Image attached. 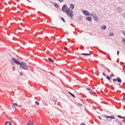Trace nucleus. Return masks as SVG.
Returning a JSON list of instances; mask_svg holds the SVG:
<instances>
[{
    "label": "nucleus",
    "mask_w": 125,
    "mask_h": 125,
    "mask_svg": "<svg viewBox=\"0 0 125 125\" xmlns=\"http://www.w3.org/2000/svg\"><path fill=\"white\" fill-rule=\"evenodd\" d=\"M11 63L12 66H15V64L20 65V69H22V70H28V64H27L26 62H20L14 58H12Z\"/></svg>",
    "instance_id": "1"
},
{
    "label": "nucleus",
    "mask_w": 125,
    "mask_h": 125,
    "mask_svg": "<svg viewBox=\"0 0 125 125\" xmlns=\"http://www.w3.org/2000/svg\"><path fill=\"white\" fill-rule=\"evenodd\" d=\"M62 21H63V22H65V20L64 19V18H62Z\"/></svg>",
    "instance_id": "28"
},
{
    "label": "nucleus",
    "mask_w": 125,
    "mask_h": 125,
    "mask_svg": "<svg viewBox=\"0 0 125 125\" xmlns=\"http://www.w3.org/2000/svg\"><path fill=\"white\" fill-rule=\"evenodd\" d=\"M83 12L84 15H86V16H89V12H88L87 10L83 11Z\"/></svg>",
    "instance_id": "6"
},
{
    "label": "nucleus",
    "mask_w": 125,
    "mask_h": 125,
    "mask_svg": "<svg viewBox=\"0 0 125 125\" xmlns=\"http://www.w3.org/2000/svg\"><path fill=\"white\" fill-rule=\"evenodd\" d=\"M67 8H68V7H67L66 5H63L62 7V10L63 12H66V11H67Z\"/></svg>",
    "instance_id": "5"
},
{
    "label": "nucleus",
    "mask_w": 125,
    "mask_h": 125,
    "mask_svg": "<svg viewBox=\"0 0 125 125\" xmlns=\"http://www.w3.org/2000/svg\"><path fill=\"white\" fill-rule=\"evenodd\" d=\"M27 125H34V122H33V121L30 120L27 124Z\"/></svg>",
    "instance_id": "8"
},
{
    "label": "nucleus",
    "mask_w": 125,
    "mask_h": 125,
    "mask_svg": "<svg viewBox=\"0 0 125 125\" xmlns=\"http://www.w3.org/2000/svg\"><path fill=\"white\" fill-rule=\"evenodd\" d=\"M106 119H107V122H111V120H114V119H116V117H115L114 116L112 115V116H106Z\"/></svg>",
    "instance_id": "3"
},
{
    "label": "nucleus",
    "mask_w": 125,
    "mask_h": 125,
    "mask_svg": "<svg viewBox=\"0 0 125 125\" xmlns=\"http://www.w3.org/2000/svg\"><path fill=\"white\" fill-rule=\"evenodd\" d=\"M18 106V104L16 103H12V107L15 108V107H17Z\"/></svg>",
    "instance_id": "7"
},
{
    "label": "nucleus",
    "mask_w": 125,
    "mask_h": 125,
    "mask_svg": "<svg viewBox=\"0 0 125 125\" xmlns=\"http://www.w3.org/2000/svg\"><path fill=\"white\" fill-rule=\"evenodd\" d=\"M59 5H58V4H55V7H59Z\"/></svg>",
    "instance_id": "25"
},
{
    "label": "nucleus",
    "mask_w": 125,
    "mask_h": 125,
    "mask_svg": "<svg viewBox=\"0 0 125 125\" xmlns=\"http://www.w3.org/2000/svg\"><path fill=\"white\" fill-rule=\"evenodd\" d=\"M94 94H96V93H95V92H93Z\"/></svg>",
    "instance_id": "35"
},
{
    "label": "nucleus",
    "mask_w": 125,
    "mask_h": 125,
    "mask_svg": "<svg viewBox=\"0 0 125 125\" xmlns=\"http://www.w3.org/2000/svg\"><path fill=\"white\" fill-rule=\"evenodd\" d=\"M5 125H12V124H11V122L10 121L5 122Z\"/></svg>",
    "instance_id": "10"
},
{
    "label": "nucleus",
    "mask_w": 125,
    "mask_h": 125,
    "mask_svg": "<svg viewBox=\"0 0 125 125\" xmlns=\"http://www.w3.org/2000/svg\"><path fill=\"white\" fill-rule=\"evenodd\" d=\"M21 76H22V72L20 73Z\"/></svg>",
    "instance_id": "34"
},
{
    "label": "nucleus",
    "mask_w": 125,
    "mask_h": 125,
    "mask_svg": "<svg viewBox=\"0 0 125 125\" xmlns=\"http://www.w3.org/2000/svg\"><path fill=\"white\" fill-rule=\"evenodd\" d=\"M109 36L110 37H112V36H114V33H110Z\"/></svg>",
    "instance_id": "23"
},
{
    "label": "nucleus",
    "mask_w": 125,
    "mask_h": 125,
    "mask_svg": "<svg viewBox=\"0 0 125 125\" xmlns=\"http://www.w3.org/2000/svg\"><path fill=\"white\" fill-rule=\"evenodd\" d=\"M123 34H124V35H125V31H124V32H123Z\"/></svg>",
    "instance_id": "31"
},
{
    "label": "nucleus",
    "mask_w": 125,
    "mask_h": 125,
    "mask_svg": "<svg viewBox=\"0 0 125 125\" xmlns=\"http://www.w3.org/2000/svg\"><path fill=\"white\" fill-rule=\"evenodd\" d=\"M124 99L125 100V95L124 96Z\"/></svg>",
    "instance_id": "33"
},
{
    "label": "nucleus",
    "mask_w": 125,
    "mask_h": 125,
    "mask_svg": "<svg viewBox=\"0 0 125 125\" xmlns=\"http://www.w3.org/2000/svg\"><path fill=\"white\" fill-rule=\"evenodd\" d=\"M86 19L88 21H91V17H86Z\"/></svg>",
    "instance_id": "14"
},
{
    "label": "nucleus",
    "mask_w": 125,
    "mask_h": 125,
    "mask_svg": "<svg viewBox=\"0 0 125 125\" xmlns=\"http://www.w3.org/2000/svg\"><path fill=\"white\" fill-rule=\"evenodd\" d=\"M110 77V78H112V77H115V75H114V74H111Z\"/></svg>",
    "instance_id": "22"
},
{
    "label": "nucleus",
    "mask_w": 125,
    "mask_h": 125,
    "mask_svg": "<svg viewBox=\"0 0 125 125\" xmlns=\"http://www.w3.org/2000/svg\"><path fill=\"white\" fill-rule=\"evenodd\" d=\"M118 82V83H122V79H121V78H120V77H117V79H113V82H114V83H116V82Z\"/></svg>",
    "instance_id": "4"
},
{
    "label": "nucleus",
    "mask_w": 125,
    "mask_h": 125,
    "mask_svg": "<svg viewBox=\"0 0 125 125\" xmlns=\"http://www.w3.org/2000/svg\"><path fill=\"white\" fill-rule=\"evenodd\" d=\"M60 2H63L64 1V0H58Z\"/></svg>",
    "instance_id": "24"
},
{
    "label": "nucleus",
    "mask_w": 125,
    "mask_h": 125,
    "mask_svg": "<svg viewBox=\"0 0 125 125\" xmlns=\"http://www.w3.org/2000/svg\"><path fill=\"white\" fill-rule=\"evenodd\" d=\"M98 118L100 119V120H101V117H100V116H99Z\"/></svg>",
    "instance_id": "32"
},
{
    "label": "nucleus",
    "mask_w": 125,
    "mask_h": 125,
    "mask_svg": "<svg viewBox=\"0 0 125 125\" xmlns=\"http://www.w3.org/2000/svg\"><path fill=\"white\" fill-rule=\"evenodd\" d=\"M48 60H49V61H50V62H52L53 63H54V60H52L51 59V58H48Z\"/></svg>",
    "instance_id": "19"
},
{
    "label": "nucleus",
    "mask_w": 125,
    "mask_h": 125,
    "mask_svg": "<svg viewBox=\"0 0 125 125\" xmlns=\"http://www.w3.org/2000/svg\"><path fill=\"white\" fill-rule=\"evenodd\" d=\"M94 19L95 21H96V22H97V21H98V18H97V17H94Z\"/></svg>",
    "instance_id": "15"
},
{
    "label": "nucleus",
    "mask_w": 125,
    "mask_h": 125,
    "mask_svg": "<svg viewBox=\"0 0 125 125\" xmlns=\"http://www.w3.org/2000/svg\"><path fill=\"white\" fill-rule=\"evenodd\" d=\"M81 125H85V124L84 123H82Z\"/></svg>",
    "instance_id": "27"
},
{
    "label": "nucleus",
    "mask_w": 125,
    "mask_h": 125,
    "mask_svg": "<svg viewBox=\"0 0 125 125\" xmlns=\"http://www.w3.org/2000/svg\"><path fill=\"white\" fill-rule=\"evenodd\" d=\"M103 76H104V77H106V74H105V73H103Z\"/></svg>",
    "instance_id": "26"
},
{
    "label": "nucleus",
    "mask_w": 125,
    "mask_h": 125,
    "mask_svg": "<svg viewBox=\"0 0 125 125\" xmlns=\"http://www.w3.org/2000/svg\"><path fill=\"white\" fill-rule=\"evenodd\" d=\"M86 90L89 91V93H91L92 92V90H91L89 87H87Z\"/></svg>",
    "instance_id": "13"
},
{
    "label": "nucleus",
    "mask_w": 125,
    "mask_h": 125,
    "mask_svg": "<svg viewBox=\"0 0 125 125\" xmlns=\"http://www.w3.org/2000/svg\"><path fill=\"white\" fill-rule=\"evenodd\" d=\"M35 104H36V105H37V106H39V105H40V103H39V102H38V101H36Z\"/></svg>",
    "instance_id": "21"
},
{
    "label": "nucleus",
    "mask_w": 125,
    "mask_h": 125,
    "mask_svg": "<svg viewBox=\"0 0 125 125\" xmlns=\"http://www.w3.org/2000/svg\"><path fill=\"white\" fill-rule=\"evenodd\" d=\"M68 49L66 47H64V50H67Z\"/></svg>",
    "instance_id": "29"
},
{
    "label": "nucleus",
    "mask_w": 125,
    "mask_h": 125,
    "mask_svg": "<svg viewBox=\"0 0 125 125\" xmlns=\"http://www.w3.org/2000/svg\"><path fill=\"white\" fill-rule=\"evenodd\" d=\"M101 29H102V30H105V29H106V26L104 25V26H102V27H101Z\"/></svg>",
    "instance_id": "17"
},
{
    "label": "nucleus",
    "mask_w": 125,
    "mask_h": 125,
    "mask_svg": "<svg viewBox=\"0 0 125 125\" xmlns=\"http://www.w3.org/2000/svg\"><path fill=\"white\" fill-rule=\"evenodd\" d=\"M119 53H120V51H117V54H118V55H119Z\"/></svg>",
    "instance_id": "30"
},
{
    "label": "nucleus",
    "mask_w": 125,
    "mask_h": 125,
    "mask_svg": "<svg viewBox=\"0 0 125 125\" xmlns=\"http://www.w3.org/2000/svg\"><path fill=\"white\" fill-rule=\"evenodd\" d=\"M51 100H52V101H54V102H56V98H55V97L52 96L51 98Z\"/></svg>",
    "instance_id": "9"
},
{
    "label": "nucleus",
    "mask_w": 125,
    "mask_h": 125,
    "mask_svg": "<svg viewBox=\"0 0 125 125\" xmlns=\"http://www.w3.org/2000/svg\"><path fill=\"white\" fill-rule=\"evenodd\" d=\"M68 93H69V94H70L71 96H72L73 97H76V96H75V95L73 94L72 93H71L70 91L68 92Z\"/></svg>",
    "instance_id": "16"
},
{
    "label": "nucleus",
    "mask_w": 125,
    "mask_h": 125,
    "mask_svg": "<svg viewBox=\"0 0 125 125\" xmlns=\"http://www.w3.org/2000/svg\"><path fill=\"white\" fill-rule=\"evenodd\" d=\"M118 118H119V119H125V117L122 116H120V115H118L117 116Z\"/></svg>",
    "instance_id": "18"
},
{
    "label": "nucleus",
    "mask_w": 125,
    "mask_h": 125,
    "mask_svg": "<svg viewBox=\"0 0 125 125\" xmlns=\"http://www.w3.org/2000/svg\"><path fill=\"white\" fill-rule=\"evenodd\" d=\"M70 7L71 9H73L74 8H75V5H74L73 4H71L70 5Z\"/></svg>",
    "instance_id": "11"
},
{
    "label": "nucleus",
    "mask_w": 125,
    "mask_h": 125,
    "mask_svg": "<svg viewBox=\"0 0 125 125\" xmlns=\"http://www.w3.org/2000/svg\"><path fill=\"white\" fill-rule=\"evenodd\" d=\"M65 13L68 15V16H69V17H73V11L71 10H67Z\"/></svg>",
    "instance_id": "2"
},
{
    "label": "nucleus",
    "mask_w": 125,
    "mask_h": 125,
    "mask_svg": "<svg viewBox=\"0 0 125 125\" xmlns=\"http://www.w3.org/2000/svg\"><path fill=\"white\" fill-rule=\"evenodd\" d=\"M106 79L111 82V77H109V76H106Z\"/></svg>",
    "instance_id": "20"
},
{
    "label": "nucleus",
    "mask_w": 125,
    "mask_h": 125,
    "mask_svg": "<svg viewBox=\"0 0 125 125\" xmlns=\"http://www.w3.org/2000/svg\"><path fill=\"white\" fill-rule=\"evenodd\" d=\"M81 55H85V56H87V55H91V54L89 53H81L80 54Z\"/></svg>",
    "instance_id": "12"
}]
</instances>
